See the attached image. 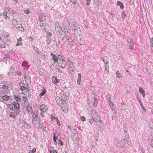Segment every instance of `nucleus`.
I'll return each mask as SVG.
<instances>
[{"instance_id": "nucleus-10", "label": "nucleus", "mask_w": 153, "mask_h": 153, "mask_svg": "<svg viewBox=\"0 0 153 153\" xmlns=\"http://www.w3.org/2000/svg\"><path fill=\"white\" fill-rule=\"evenodd\" d=\"M52 82L54 85H56L57 83L59 82L60 79H57V77L53 76L52 78Z\"/></svg>"}, {"instance_id": "nucleus-42", "label": "nucleus", "mask_w": 153, "mask_h": 153, "mask_svg": "<svg viewBox=\"0 0 153 153\" xmlns=\"http://www.w3.org/2000/svg\"><path fill=\"white\" fill-rule=\"evenodd\" d=\"M24 12L27 14H29L30 13V11L28 10H24Z\"/></svg>"}, {"instance_id": "nucleus-44", "label": "nucleus", "mask_w": 153, "mask_h": 153, "mask_svg": "<svg viewBox=\"0 0 153 153\" xmlns=\"http://www.w3.org/2000/svg\"><path fill=\"white\" fill-rule=\"evenodd\" d=\"M48 36L49 37H50L51 36H52V33L50 32H48L47 33V36Z\"/></svg>"}, {"instance_id": "nucleus-39", "label": "nucleus", "mask_w": 153, "mask_h": 153, "mask_svg": "<svg viewBox=\"0 0 153 153\" xmlns=\"http://www.w3.org/2000/svg\"><path fill=\"white\" fill-rule=\"evenodd\" d=\"M86 1V4L87 6H88L90 4L91 0H85Z\"/></svg>"}, {"instance_id": "nucleus-55", "label": "nucleus", "mask_w": 153, "mask_h": 153, "mask_svg": "<svg viewBox=\"0 0 153 153\" xmlns=\"http://www.w3.org/2000/svg\"><path fill=\"white\" fill-rule=\"evenodd\" d=\"M120 7L122 9H123V8L124 7V6H123V4L122 3L120 5Z\"/></svg>"}, {"instance_id": "nucleus-19", "label": "nucleus", "mask_w": 153, "mask_h": 153, "mask_svg": "<svg viewBox=\"0 0 153 153\" xmlns=\"http://www.w3.org/2000/svg\"><path fill=\"white\" fill-rule=\"evenodd\" d=\"M78 79L77 81V84L79 85L80 84V81L81 80V77L80 73H79L78 75Z\"/></svg>"}, {"instance_id": "nucleus-9", "label": "nucleus", "mask_w": 153, "mask_h": 153, "mask_svg": "<svg viewBox=\"0 0 153 153\" xmlns=\"http://www.w3.org/2000/svg\"><path fill=\"white\" fill-rule=\"evenodd\" d=\"M133 41L131 39H130V38H128V45L130 48L131 49H132L134 45L133 44Z\"/></svg>"}, {"instance_id": "nucleus-11", "label": "nucleus", "mask_w": 153, "mask_h": 153, "mask_svg": "<svg viewBox=\"0 0 153 153\" xmlns=\"http://www.w3.org/2000/svg\"><path fill=\"white\" fill-rule=\"evenodd\" d=\"M61 108L64 112H65V111H68V107L66 103H64L61 106Z\"/></svg>"}, {"instance_id": "nucleus-6", "label": "nucleus", "mask_w": 153, "mask_h": 153, "mask_svg": "<svg viewBox=\"0 0 153 153\" xmlns=\"http://www.w3.org/2000/svg\"><path fill=\"white\" fill-rule=\"evenodd\" d=\"M11 111L9 114V115L10 117L13 119H15L16 116L19 114V112L16 111H13L12 110H11Z\"/></svg>"}, {"instance_id": "nucleus-35", "label": "nucleus", "mask_w": 153, "mask_h": 153, "mask_svg": "<svg viewBox=\"0 0 153 153\" xmlns=\"http://www.w3.org/2000/svg\"><path fill=\"white\" fill-rule=\"evenodd\" d=\"M122 18L123 19H125L126 17V15L124 12L123 11H122L121 13Z\"/></svg>"}, {"instance_id": "nucleus-14", "label": "nucleus", "mask_w": 153, "mask_h": 153, "mask_svg": "<svg viewBox=\"0 0 153 153\" xmlns=\"http://www.w3.org/2000/svg\"><path fill=\"white\" fill-rule=\"evenodd\" d=\"M67 40L69 45L70 46H73V42L72 40L71 37H69L68 38H67L66 39Z\"/></svg>"}, {"instance_id": "nucleus-58", "label": "nucleus", "mask_w": 153, "mask_h": 153, "mask_svg": "<svg viewBox=\"0 0 153 153\" xmlns=\"http://www.w3.org/2000/svg\"><path fill=\"white\" fill-rule=\"evenodd\" d=\"M5 19L6 20H9L10 18L8 16H6L5 17Z\"/></svg>"}, {"instance_id": "nucleus-62", "label": "nucleus", "mask_w": 153, "mask_h": 153, "mask_svg": "<svg viewBox=\"0 0 153 153\" xmlns=\"http://www.w3.org/2000/svg\"><path fill=\"white\" fill-rule=\"evenodd\" d=\"M43 113H41V115L42 117H43L44 116V114H43Z\"/></svg>"}, {"instance_id": "nucleus-3", "label": "nucleus", "mask_w": 153, "mask_h": 153, "mask_svg": "<svg viewBox=\"0 0 153 153\" xmlns=\"http://www.w3.org/2000/svg\"><path fill=\"white\" fill-rule=\"evenodd\" d=\"M54 26L55 30L57 34L58 35L60 34L61 35H62V33H61L62 29L60 24L58 22H56L55 23Z\"/></svg>"}, {"instance_id": "nucleus-46", "label": "nucleus", "mask_w": 153, "mask_h": 153, "mask_svg": "<svg viewBox=\"0 0 153 153\" xmlns=\"http://www.w3.org/2000/svg\"><path fill=\"white\" fill-rule=\"evenodd\" d=\"M54 118H55V119L56 120L57 122V124L58 125H60V123L59 121V120L56 117H54Z\"/></svg>"}, {"instance_id": "nucleus-51", "label": "nucleus", "mask_w": 153, "mask_h": 153, "mask_svg": "<svg viewBox=\"0 0 153 153\" xmlns=\"http://www.w3.org/2000/svg\"><path fill=\"white\" fill-rule=\"evenodd\" d=\"M122 4V3L120 1H118L117 2V5L119 6L120 5Z\"/></svg>"}, {"instance_id": "nucleus-15", "label": "nucleus", "mask_w": 153, "mask_h": 153, "mask_svg": "<svg viewBox=\"0 0 153 153\" xmlns=\"http://www.w3.org/2000/svg\"><path fill=\"white\" fill-rule=\"evenodd\" d=\"M51 55L52 56L54 62H58L57 57L56 56L55 54L53 53H51Z\"/></svg>"}, {"instance_id": "nucleus-52", "label": "nucleus", "mask_w": 153, "mask_h": 153, "mask_svg": "<svg viewBox=\"0 0 153 153\" xmlns=\"http://www.w3.org/2000/svg\"><path fill=\"white\" fill-rule=\"evenodd\" d=\"M58 140L61 146H63V142L59 140Z\"/></svg>"}, {"instance_id": "nucleus-30", "label": "nucleus", "mask_w": 153, "mask_h": 153, "mask_svg": "<svg viewBox=\"0 0 153 153\" xmlns=\"http://www.w3.org/2000/svg\"><path fill=\"white\" fill-rule=\"evenodd\" d=\"M94 2L97 6H100L101 5V2L99 0H94Z\"/></svg>"}, {"instance_id": "nucleus-37", "label": "nucleus", "mask_w": 153, "mask_h": 153, "mask_svg": "<svg viewBox=\"0 0 153 153\" xmlns=\"http://www.w3.org/2000/svg\"><path fill=\"white\" fill-rule=\"evenodd\" d=\"M60 96H61L62 98L59 99L60 100H62V99H63V100H65V98L66 97V95L63 94H61Z\"/></svg>"}, {"instance_id": "nucleus-16", "label": "nucleus", "mask_w": 153, "mask_h": 153, "mask_svg": "<svg viewBox=\"0 0 153 153\" xmlns=\"http://www.w3.org/2000/svg\"><path fill=\"white\" fill-rule=\"evenodd\" d=\"M23 125L25 127H26L27 128H31L30 124L25 121H24Z\"/></svg>"}, {"instance_id": "nucleus-21", "label": "nucleus", "mask_w": 153, "mask_h": 153, "mask_svg": "<svg viewBox=\"0 0 153 153\" xmlns=\"http://www.w3.org/2000/svg\"><path fill=\"white\" fill-rule=\"evenodd\" d=\"M39 119H37V120H32V123L33 124H38V125H39Z\"/></svg>"}, {"instance_id": "nucleus-61", "label": "nucleus", "mask_w": 153, "mask_h": 153, "mask_svg": "<svg viewBox=\"0 0 153 153\" xmlns=\"http://www.w3.org/2000/svg\"><path fill=\"white\" fill-rule=\"evenodd\" d=\"M26 97H23V100L25 102L26 100Z\"/></svg>"}, {"instance_id": "nucleus-38", "label": "nucleus", "mask_w": 153, "mask_h": 153, "mask_svg": "<svg viewBox=\"0 0 153 153\" xmlns=\"http://www.w3.org/2000/svg\"><path fill=\"white\" fill-rule=\"evenodd\" d=\"M71 1L74 4L76 5V0H71Z\"/></svg>"}, {"instance_id": "nucleus-60", "label": "nucleus", "mask_w": 153, "mask_h": 153, "mask_svg": "<svg viewBox=\"0 0 153 153\" xmlns=\"http://www.w3.org/2000/svg\"><path fill=\"white\" fill-rule=\"evenodd\" d=\"M29 39L30 40V41H31V42L33 41V38L31 37H29Z\"/></svg>"}, {"instance_id": "nucleus-54", "label": "nucleus", "mask_w": 153, "mask_h": 153, "mask_svg": "<svg viewBox=\"0 0 153 153\" xmlns=\"http://www.w3.org/2000/svg\"><path fill=\"white\" fill-rule=\"evenodd\" d=\"M3 16H7V13L6 12H4L3 13Z\"/></svg>"}, {"instance_id": "nucleus-33", "label": "nucleus", "mask_w": 153, "mask_h": 153, "mask_svg": "<svg viewBox=\"0 0 153 153\" xmlns=\"http://www.w3.org/2000/svg\"><path fill=\"white\" fill-rule=\"evenodd\" d=\"M46 90L45 89L43 90L40 93L39 96L40 97H42L46 93Z\"/></svg>"}, {"instance_id": "nucleus-18", "label": "nucleus", "mask_w": 153, "mask_h": 153, "mask_svg": "<svg viewBox=\"0 0 153 153\" xmlns=\"http://www.w3.org/2000/svg\"><path fill=\"white\" fill-rule=\"evenodd\" d=\"M9 87L5 85H2V87H0V91H3L4 89H7Z\"/></svg>"}, {"instance_id": "nucleus-23", "label": "nucleus", "mask_w": 153, "mask_h": 153, "mask_svg": "<svg viewBox=\"0 0 153 153\" xmlns=\"http://www.w3.org/2000/svg\"><path fill=\"white\" fill-rule=\"evenodd\" d=\"M27 64V63L25 61H24L22 62V66L24 67V70H27L28 69L27 67H26Z\"/></svg>"}, {"instance_id": "nucleus-5", "label": "nucleus", "mask_w": 153, "mask_h": 153, "mask_svg": "<svg viewBox=\"0 0 153 153\" xmlns=\"http://www.w3.org/2000/svg\"><path fill=\"white\" fill-rule=\"evenodd\" d=\"M64 34L65 35L64 37H60L62 40H64L65 39H66L67 38L71 37L70 34L67 29H64Z\"/></svg>"}, {"instance_id": "nucleus-57", "label": "nucleus", "mask_w": 153, "mask_h": 153, "mask_svg": "<svg viewBox=\"0 0 153 153\" xmlns=\"http://www.w3.org/2000/svg\"><path fill=\"white\" fill-rule=\"evenodd\" d=\"M0 47H1L2 48H5V46L4 45H1V44H0Z\"/></svg>"}, {"instance_id": "nucleus-26", "label": "nucleus", "mask_w": 153, "mask_h": 153, "mask_svg": "<svg viewBox=\"0 0 153 153\" xmlns=\"http://www.w3.org/2000/svg\"><path fill=\"white\" fill-rule=\"evenodd\" d=\"M63 63H60V62H59L58 63L59 65L60 66L61 68H65V62H63Z\"/></svg>"}, {"instance_id": "nucleus-34", "label": "nucleus", "mask_w": 153, "mask_h": 153, "mask_svg": "<svg viewBox=\"0 0 153 153\" xmlns=\"http://www.w3.org/2000/svg\"><path fill=\"white\" fill-rule=\"evenodd\" d=\"M139 91L141 94H143L145 92L144 91L143 88L141 87H140L139 89Z\"/></svg>"}, {"instance_id": "nucleus-47", "label": "nucleus", "mask_w": 153, "mask_h": 153, "mask_svg": "<svg viewBox=\"0 0 153 153\" xmlns=\"http://www.w3.org/2000/svg\"><path fill=\"white\" fill-rule=\"evenodd\" d=\"M80 119L82 121H85V118L84 116L81 117H80Z\"/></svg>"}, {"instance_id": "nucleus-24", "label": "nucleus", "mask_w": 153, "mask_h": 153, "mask_svg": "<svg viewBox=\"0 0 153 153\" xmlns=\"http://www.w3.org/2000/svg\"><path fill=\"white\" fill-rule=\"evenodd\" d=\"M1 98L3 100H8L9 99V97L7 95L2 96Z\"/></svg>"}, {"instance_id": "nucleus-4", "label": "nucleus", "mask_w": 153, "mask_h": 153, "mask_svg": "<svg viewBox=\"0 0 153 153\" xmlns=\"http://www.w3.org/2000/svg\"><path fill=\"white\" fill-rule=\"evenodd\" d=\"M103 62L105 63V70L107 71H109V65L108 62L109 61V59L107 56H105L103 59Z\"/></svg>"}, {"instance_id": "nucleus-50", "label": "nucleus", "mask_w": 153, "mask_h": 153, "mask_svg": "<svg viewBox=\"0 0 153 153\" xmlns=\"http://www.w3.org/2000/svg\"><path fill=\"white\" fill-rule=\"evenodd\" d=\"M18 43L16 44V46H18L20 45H22V44L21 43L17 42Z\"/></svg>"}, {"instance_id": "nucleus-25", "label": "nucleus", "mask_w": 153, "mask_h": 153, "mask_svg": "<svg viewBox=\"0 0 153 153\" xmlns=\"http://www.w3.org/2000/svg\"><path fill=\"white\" fill-rule=\"evenodd\" d=\"M46 42H47V43L49 45L50 44L51 42V38L50 37H49V36H46Z\"/></svg>"}, {"instance_id": "nucleus-12", "label": "nucleus", "mask_w": 153, "mask_h": 153, "mask_svg": "<svg viewBox=\"0 0 153 153\" xmlns=\"http://www.w3.org/2000/svg\"><path fill=\"white\" fill-rule=\"evenodd\" d=\"M31 114H32V120H37V119H39V118L38 116L37 113L36 111H34Z\"/></svg>"}, {"instance_id": "nucleus-1", "label": "nucleus", "mask_w": 153, "mask_h": 153, "mask_svg": "<svg viewBox=\"0 0 153 153\" xmlns=\"http://www.w3.org/2000/svg\"><path fill=\"white\" fill-rule=\"evenodd\" d=\"M68 22L70 26L72 27V29L75 30L74 31V34L77 36L79 33L77 34L76 32H77V30H78V27L76 23L75 22L74 20L72 19H69V20H68Z\"/></svg>"}, {"instance_id": "nucleus-22", "label": "nucleus", "mask_w": 153, "mask_h": 153, "mask_svg": "<svg viewBox=\"0 0 153 153\" xmlns=\"http://www.w3.org/2000/svg\"><path fill=\"white\" fill-rule=\"evenodd\" d=\"M108 103L111 109L112 110V111H113L114 109V108L113 107L114 104L113 102L111 101H109Z\"/></svg>"}, {"instance_id": "nucleus-36", "label": "nucleus", "mask_w": 153, "mask_h": 153, "mask_svg": "<svg viewBox=\"0 0 153 153\" xmlns=\"http://www.w3.org/2000/svg\"><path fill=\"white\" fill-rule=\"evenodd\" d=\"M40 26L41 29L43 30H45L46 29V27L45 26V25L43 24V23L40 24Z\"/></svg>"}, {"instance_id": "nucleus-40", "label": "nucleus", "mask_w": 153, "mask_h": 153, "mask_svg": "<svg viewBox=\"0 0 153 153\" xmlns=\"http://www.w3.org/2000/svg\"><path fill=\"white\" fill-rule=\"evenodd\" d=\"M50 153H57V151L55 150H50Z\"/></svg>"}, {"instance_id": "nucleus-20", "label": "nucleus", "mask_w": 153, "mask_h": 153, "mask_svg": "<svg viewBox=\"0 0 153 153\" xmlns=\"http://www.w3.org/2000/svg\"><path fill=\"white\" fill-rule=\"evenodd\" d=\"M94 107H96L97 105V104L98 103V100L96 98V97H94Z\"/></svg>"}, {"instance_id": "nucleus-28", "label": "nucleus", "mask_w": 153, "mask_h": 153, "mask_svg": "<svg viewBox=\"0 0 153 153\" xmlns=\"http://www.w3.org/2000/svg\"><path fill=\"white\" fill-rule=\"evenodd\" d=\"M2 36L4 37L5 38H7L8 37V33L7 32H4L2 34Z\"/></svg>"}, {"instance_id": "nucleus-64", "label": "nucleus", "mask_w": 153, "mask_h": 153, "mask_svg": "<svg viewBox=\"0 0 153 153\" xmlns=\"http://www.w3.org/2000/svg\"><path fill=\"white\" fill-rule=\"evenodd\" d=\"M142 94L143 96V97H145V92H144Z\"/></svg>"}, {"instance_id": "nucleus-31", "label": "nucleus", "mask_w": 153, "mask_h": 153, "mask_svg": "<svg viewBox=\"0 0 153 153\" xmlns=\"http://www.w3.org/2000/svg\"><path fill=\"white\" fill-rule=\"evenodd\" d=\"M116 74L117 75V77L119 78H122V76L118 71H117Z\"/></svg>"}, {"instance_id": "nucleus-43", "label": "nucleus", "mask_w": 153, "mask_h": 153, "mask_svg": "<svg viewBox=\"0 0 153 153\" xmlns=\"http://www.w3.org/2000/svg\"><path fill=\"white\" fill-rule=\"evenodd\" d=\"M36 149H34L32 150H30L29 152V153H34L36 152Z\"/></svg>"}, {"instance_id": "nucleus-48", "label": "nucleus", "mask_w": 153, "mask_h": 153, "mask_svg": "<svg viewBox=\"0 0 153 153\" xmlns=\"http://www.w3.org/2000/svg\"><path fill=\"white\" fill-rule=\"evenodd\" d=\"M22 39V38L21 37H20L19 39H17V42L21 43Z\"/></svg>"}, {"instance_id": "nucleus-27", "label": "nucleus", "mask_w": 153, "mask_h": 153, "mask_svg": "<svg viewBox=\"0 0 153 153\" xmlns=\"http://www.w3.org/2000/svg\"><path fill=\"white\" fill-rule=\"evenodd\" d=\"M15 27L19 30L23 31H24V29L23 28H22V27L21 25H19L18 26L17 25L16 26H15Z\"/></svg>"}, {"instance_id": "nucleus-7", "label": "nucleus", "mask_w": 153, "mask_h": 153, "mask_svg": "<svg viewBox=\"0 0 153 153\" xmlns=\"http://www.w3.org/2000/svg\"><path fill=\"white\" fill-rule=\"evenodd\" d=\"M91 116L92 117V119H93L94 121L96 122L99 120V117H97V114L95 112L91 114Z\"/></svg>"}, {"instance_id": "nucleus-41", "label": "nucleus", "mask_w": 153, "mask_h": 153, "mask_svg": "<svg viewBox=\"0 0 153 153\" xmlns=\"http://www.w3.org/2000/svg\"><path fill=\"white\" fill-rule=\"evenodd\" d=\"M93 119H92V117H91V119H90L89 120V122L92 125L93 123Z\"/></svg>"}, {"instance_id": "nucleus-63", "label": "nucleus", "mask_w": 153, "mask_h": 153, "mask_svg": "<svg viewBox=\"0 0 153 153\" xmlns=\"http://www.w3.org/2000/svg\"><path fill=\"white\" fill-rule=\"evenodd\" d=\"M53 140H56V139H57V137H53Z\"/></svg>"}, {"instance_id": "nucleus-59", "label": "nucleus", "mask_w": 153, "mask_h": 153, "mask_svg": "<svg viewBox=\"0 0 153 153\" xmlns=\"http://www.w3.org/2000/svg\"><path fill=\"white\" fill-rule=\"evenodd\" d=\"M17 74L19 76H21V73L19 71H17Z\"/></svg>"}, {"instance_id": "nucleus-2", "label": "nucleus", "mask_w": 153, "mask_h": 153, "mask_svg": "<svg viewBox=\"0 0 153 153\" xmlns=\"http://www.w3.org/2000/svg\"><path fill=\"white\" fill-rule=\"evenodd\" d=\"M20 105L19 104L16 102H13L10 104L9 106V108L13 111H16L18 112V110L19 108Z\"/></svg>"}, {"instance_id": "nucleus-45", "label": "nucleus", "mask_w": 153, "mask_h": 153, "mask_svg": "<svg viewBox=\"0 0 153 153\" xmlns=\"http://www.w3.org/2000/svg\"><path fill=\"white\" fill-rule=\"evenodd\" d=\"M25 81H27V80H29V77L28 76H25Z\"/></svg>"}, {"instance_id": "nucleus-53", "label": "nucleus", "mask_w": 153, "mask_h": 153, "mask_svg": "<svg viewBox=\"0 0 153 153\" xmlns=\"http://www.w3.org/2000/svg\"><path fill=\"white\" fill-rule=\"evenodd\" d=\"M61 59L62 60H61L60 62H60V63H61V64H62L63 63V62H65L64 61V59H63L62 58Z\"/></svg>"}, {"instance_id": "nucleus-13", "label": "nucleus", "mask_w": 153, "mask_h": 153, "mask_svg": "<svg viewBox=\"0 0 153 153\" xmlns=\"http://www.w3.org/2000/svg\"><path fill=\"white\" fill-rule=\"evenodd\" d=\"M26 109L27 110V112L28 113L31 114L33 112V110L31 105H28L26 107Z\"/></svg>"}, {"instance_id": "nucleus-17", "label": "nucleus", "mask_w": 153, "mask_h": 153, "mask_svg": "<svg viewBox=\"0 0 153 153\" xmlns=\"http://www.w3.org/2000/svg\"><path fill=\"white\" fill-rule=\"evenodd\" d=\"M113 112V114L112 116V119L113 120H114L117 117V114L116 113V111H115V109H114Z\"/></svg>"}, {"instance_id": "nucleus-56", "label": "nucleus", "mask_w": 153, "mask_h": 153, "mask_svg": "<svg viewBox=\"0 0 153 153\" xmlns=\"http://www.w3.org/2000/svg\"><path fill=\"white\" fill-rule=\"evenodd\" d=\"M107 99L109 101H111V98L109 96L108 97V96H107Z\"/></svg>"}, {"instance_id": "nucleus-32", "label": "nucleus", "mask_w": 153, "mask_h": 153, "mask_svg": "<svg viewBox=\"0 0 153 153\" xmlns=\"http://www.w3.org/2000/svg\"><path fill=\"white\" fill-rule=\"evenodd\" d=\"M46 17L43 14H42L40 15V16H39V18L41 19L42 18L41 21H43V20H45V19Z\"/></svg>"}, {"instance_id": "nucleus-8", "label": "nucleus", "mask_w": 153, "mask_h": 153, "mask_svg": "<svg viewBox=\"0 0 153 153\" xmlns=\"http://www.w3.org/2000/svg\"><path fill=\"white\" fill-rule=\"evenodd\" d=\"M40 109L42 113H45L48 110L47 106L44 105H42L40 106Z\"/></svg>"}, {"instance_id": "nucleus-29", "label": "nucleus", "mask_w": 153, "mask_h": 153, "mask_svg": "<svg viewBox=\"0 0 153 153\" xmlns=\"http://www.w3.org/2000/svg\"><path fill=\"white\" fill-rule=\"evenodd\" d=\"M14 97H15V99L16 100L17 102H20L21 101V99L19 97V96H16L14 95Z\"/></svg>"}, {"instance_id": "nucleus-49", "label": "nucleus", "mask_w": 153, "mask_h": 153, "mask_svg": "<svg viewBox=\"0 0 153 153\" xmlns=\"http://www.w3.org/2000/svg\"><path fill=\"white\" fill-rule=\"evenodd\" d=\"M139 103L140 105L141 106V107H142L143 106V103H142L141 100H139Z\"/></svg>"}]
</instances>
